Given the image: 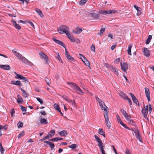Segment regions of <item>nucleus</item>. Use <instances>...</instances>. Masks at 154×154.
<instances>
[{"label":"nucleus","mask_w":154,"mask_h":154,"mask_svg":"<svg viewBox=\"0 0 154 154\" xmlns=\"http://www.w3.org/2000/svg\"><path fill=\"white\" fill-rule=\"evenodd\" d=\"M53 40L56 43L60 45L65 48V55L66 58L68 59V60L71 62L74 61L75 60L74 58L69 55V53L67 50L65 45L62 42L56 39V38H53Z\"/></svg>","instance_id":"f257e3e1"},{"label":"nucleus","mask_w":154,"mask_h":154,"mask_svg":"<svg viewBox=\"0 0 154 154\" xmlns=\"http://www.w3.org/2000/svg\"><path fill=\"white\" fill-rule=\"evenodd\" d=\"M67 84L70 85L72 88L74 89L75 92L80 95H83L84 92L80 88L75 84L73 82H68Z\"/></svg>","instance_id":"f03ea898"},{"label":"nucleus","mask_w":154,"mask_h":154,"mask_svg":"<svg viewBox=\"0 0 154 154\" xmlns=\"http://www.w3.org/2000/svg\"><path fill=\"white\" fill-rule=\"evenodd\" d=\"M58 32L60 34L65 33L66 35L67 33H69V28L65 25H62L60 26L57 29Z\"/></svg>","instance_id":"7ed1b4c3"},{"label":"nucleus","mask_w":154,"mask_h":154,"mask_svg":"<svg viewBox=\"0 0 154 154\" xmlns=\"http://www.w3.org/2000/svg\"><path fill=\"white\" fill-rule=\"evenodd\" d=\"M105 113H104V116L105 119V123L108 129L110 128L111 127V123H110L108 118V112L109 111L107 109L106 110H104Z\"/></svg>","instance_id":"20e7f679"},{"label":"nucleus","mask_w":154,"mask_h":154,"mask_svg":"<svg viewBox=\"0 0 154 154\" xmlns=\"http://www.w3.org/2000/svg\"><path fill=\"white\" fill-rule=\"evenodd\" d=\"M95 97L99 103V105L101 107V109L102 110H106L108 109V107L105 105L104 103L97 96Z\"/></svg>","instance_id":"39448f33"},{"label":"nucleus","mask_w":154,"mask_h":154,"mask_svg":"<svg viewBox=\"0 0 154 154\" xmlns=\"http://www.w3.org/2000/svg\"><path fill=\"white\" fill-rule=\"evenodd\" d=\"M116 118L117 120L119 123H120L123 126L124 128L128 129V130H131L129 127H128L122 121L119 116L118 114H117L116 115Z\"/></svg>","instance_id":"423d86ee"},{"label":"nucleus","mask_w":154,"mask_h":154,"mask_svg":"<svg viewBox=\"0 0 154 154\" xmlns=\"http://www.w3.org/2000/svg\"><path fill=\"white\" fill-rule=\"evenodd\" d=\"M121 66L122 70L125 72H126L127 69H128V65L127 63L125 62L123 63H121Z\"/></svg>","instance_id":"0eeeda50"},{"label":"nucleus","mask_w":154,"mask_h":154,"mask_svg":"<svg viewBox=\"0 0 154 154\" xmlns=\"http://www.w3.org/2000/svg\"><path fill=\"white\" fill-rule=\"evenodd\" d=\"M20 60L22 61L24 63L30 66H32L33 65V63L25 58L24 57H23Z\"/></svg>","instance_id":"6e6552de"},{"label":"nucleus","mask_w":154,"mask_h":154,"mask_svg":"<svg viewBox=\"0 0 154 154\" xmlns=\"http://www.w3.org/2000/svg\"><path fill=\"white\" fill-rule=\"evenodd\" d=\"M129 94L132 98V100L133 102L137 105L138 106H140L139 103L138 102L137 99L136 98L135 96L131 93H130Z\"/></svg>","instance_id":"1a4fd4ad"},{"label":"nucleus","mask_w":154,"mask_h":154,"mask_svg":"<svg viewBox=\"0 0 154 154\" xmlns=\"http://www.w3.org/2000/svg\"><path fill=\"white\" fill-rule=\"evenodd\" d=\"M145 92L146 96V97L148 101H150V92L149 90V89L147 88H145Z\"/></svg>","instance_id":"9d476101"},{"label":"nucleus","mask_w":154,"mask_h":154,"mask_svg":"<svg viewBox=\"0 0 154 154\" xmlns=\"http://www.w3.org/2000/svg\"><path fill=\"white\" fill-rule=\"evenodd\" d=\"M39 54L43 59L46 60V63L48 64V57L47 56L42 52L39 53Z\"/></svg>","instance_id":"9b49d317"},{"label":"nucleus","mask_w":154,"mask_h":154,"mask_svg":"<svg viewBox=\"0 0 154 154\" xmlns=\"http://www.w3.org/2000/svg\"><path fill=\"white\" fill-rule=\"evenodd\" d=\"M17 76V77H16V79L22 80H23V82H29L28 80L27 79V78L26 77H23L21 75H18Z\"/></svg>","instance_id":"f8f14e48"},{"label":"nucleus","mask_w":154,"mask_h":154,"mask_svg":"<svg viewBox=\"0 0 154 154\" xmlns=\"http://www.w3.org/2000/svg\"><path fill=\"white\" fill-rule=\"evenodd\" d=\"M134 133L135 134L136 138L138 139L140 142H142V139L141 135L140 134L139 131H135Z\"/></svg>","instance_id":"ddd939ff"},{"label":"nucleus","mask_w":154,"mask_h":154,"mask_svg":"<svg viewBox=\"0 0 154 154\" xmlns=\"http://www.w3.org/2000/svg\"><path fill=\"white\" fill-rule=\"evenodd\" d=\"M142 113L144 117L148 121H149L148 118L147 116L148 111H146V110H144V108H142Z\"/></svg>","instance_id":"4468645a"},{"label":"nucleus","mask_w":154,"mask_h":154,"mask_svg":"<svg viewBox=\"0 0 154 154\" xmlns=\"http://www.w3.org/2000/svg\"><path fill=\"white\" fill-rule=\"evenodd\" d=\"M11 21L13 23L14 26L16 29L17 30H20L21 29V26L19 24H17L16 21L13 19Z\"/></svg>","instance_id":"2eb2a0df"},{"label":"nucleus","mask_w":154,"mask_h":154,"mask_svg":"<svg viewBox=\"0 0 154 154\" xmlns=\"http://www.w3.org/2000/svg\"><path fill=\"white\" fill-rule=\"evenodd\" d=\"M0 68L5 70H9L11 69L10 66L8 65H0Z\"/></svg>","instance_id":"dca6fc26"},{"label":"nucleus","mask_w":154,"mask_h":154,"mask_svg":"<svg viewBox=\"0 0 154 154\" xmlns=\"http://www.w3.org/2000/svg\"><path fill=\"white\" fill-rule=\"evenodd\" d=\"M109 70L112 71V72H113L114 73V74L118 75V72L117 69L116 68L113 67L112 65V66H111V67L110 68Z\"/></svg>","instance_id":"f3484780"},{"label":"nucleus","mask_w":154,"mask_h":154,"mask_svg":"<svg viewBox=\"0 0 154 154\" xmlns=\"http://www.w3.org/2000/svg\"><path fill=\"white\" fill-rule=\"evenodd\" d=\"M144 55L146 57H149L150 56L149 50L146 48H144L143 51Z\"/></svg>","instance_id":"a211bd4d"},{"label":"nucleus","mask_w":154,"mask_h":154,"mask_svg":"<svg viewBox=\"0 0 154 154\" xmlns=\"http://www.w3.org/2000/svg\"><path fill=\"white\" fill-rule=\"evenodd\" d=\"M66 35L71 42H74L75 41V38L72 36L69 33H67Z\"/></svg>","instance_id":"6ab92c4d"},{"label":"nucleus","mask_w":154,"mask_h":154,"mask_svg":"<svg viewBox=\"0 0 154 154\" xmlns=\"http://www.w3.org/2000/svg\"><path fill=\"white\" fill-rule=\"evenodd\" d=\"M44 142L48 145L50 147L51 149H53L54 147V144L52 143L47 141H44Z\"/></svg>","instance_id":"aec40b11"},{"label":"nucleus","mask_w":154,"mask_h":154,"mask_svg":"<svg viewBox=\"0 0 154 154\" xmlns=\"http://www.w3.org/2000/svg\"><path fill=\"white\" fill-rule=\"evenodd\" d=\"M72 31L75 34H79L82 31V29L80 28H77L74 29Z\"/></svg>","instance_id":"412c9836"},{"label":"nucleus","mask_w":154,"mask_h":154,"mask_svg":"<svg viewBox=\"0 0 154 154\" xmlns=\"http://www.w3.org/2000/svg\"><path fill=\"white\" fill-rule=\"evenodd\" d=\"M90 15L91 17L95 19L98 18L100 16L99 14L94 13H90Z\"/></svg>","instance_id":"4be33fe9"},{"label":"nucleus","mask_w":154,"mask_h":154,"mask_svg":"<svg viewBox=\"0 0 154 154\" xmlns=\"http://www.w3.org/2000/svg\"><path fill=\"white\" fill-rule=\"evenodd\" d=\"M52 132H53V131H52ZM51 132H49L47 136H45V137H43L42 139H41V140L42 141L46 139L49 138V137H51L52 136H53V134H54V132L52 133V135L51 134Z\"/></svg>","instance_id":"5701e85b"},{"label":"nucleus","mask_w":154,"mask_h":154,"mask_svg":"<svg viewBox=\"0 0 154 154\" xmlns=\"http://www.w3.org/2000/svg\"><path fill=\"white\" fill-rule=\"evenodd\" d=\"M20 89L22 92L23 96L25 98L28 97L29 94L27 93L24 90L21 88H20Z\"/></svg>","instance_id":"b1692460"},{"label":"nucleus","mask_w":154,"mask_h":154,"mask_svg":"<svg viewBox=\"0 0 154 154\" xmlns=\"http://www.w3.org/2000/svg\"><path fill=\"white\" fill-rule=\"evenodd\" d=\"M17 101L18 103H19L23 102V100L22 97L19 94L17 95Z\"/></svg>","instance_id":"393cba45"},{"label":"nucleus","mask_w":154,"mask_h":154,"mask_svg":"<svg viewBox=\"0 0 154 154\" xmlns=\"http://www.w3.org/2000/svg\"><path fill=\"white\" fill-rule=\"evenodd\" d=\"M94 137L96 140L98 142V144H102L103 143L101 140L97 136V135H95Z\"/></svg>","instance_id":"a878e982"},{"label":"nucleus","mask_w":154,"mask_h":154,"mask_svg":"<svg viewBox=\"0 0 154 154\" xmlns=\"http://www.w3.org/2000/svg\"><path fill=\"white\" fill-rule=\"evenodd\" d=\"M132 46V44H130L128 47V49L127 50L128 54L129 55H132V54H131V49Z\"/></svg>","instance_id":"bb28decb"},{"label":"nucleus","mask_w":154,"mask_h":154,"mask_svg":"<svg viewBox=\"0 0 154 154\" xmlns=\"http://www.w3.org/2000/svg\"><path fill=\"white\" fill-rule=\"evenodd\" d=\"M40 122L42 124H45L48 123L46 119L42 118L40 120Z\"/></svg>","instance_id":"cd10ccee"},{"label":"nucleus","mask_w":154,"mask_h":154,"mask_svg":"<svg viewBox=\"0 0 154 154\" xmlns=\"http://www.w3.org/2000/svg\"><path fill=\"white\" fill-rule=\"evenodd\" d=\"M35 11L39 14L40 16L42 18L44 17V15L42 13L41 11L38 8H36L35 9Z\"/></svg>","instance_id":"c85d7f7f"},{"label":"nucleus","mask_w":154,"mask_h":154,"mask_svg":"<svg viewBox=\"0 0 154 154\" xmlns=\"http://www.w3.org/2000/svg\"><path fill=\"white\" fill-rule=\"evenodd\" d=\"M98 133L100 134L103 135L104 137H105V132L103 129L99 128Z\"/></svg>","instance_id":"c756f323"},{"label":"nucleus","mask_w":154,"mask_h":154,"mask_svg":"<svg viewBox=\"0 0 154 154\" xmlns=\"http://www.w3.org/2000/svg\"><path fill=\"white\" fill-rule=\"evenodd\" d=\"M14 54L16 57L19 58L20 60H21L23 56L20 53L17 52L16 51H15L14 52Z\"/></svg>","instance_id":"7c9ffc66"},{"label":"nucleus","mask_w":154,"mask_h":154,"mask_svg":"<svg viewBox=\"0 0 154 154\" xmlns=\"http://www.w3.org/2000/svg\"><path fill=\"white\" fill-rule=\"evenodd\" d=\"M67 134L66 131H62L59 133V134L61 136H66Z\"/></svg>","instance_id":"2f4dec72"},{"label":"nucleus","mask_w":154,"mask_h":154,"mask_svg":"<svg viewBox=\"0 0 154 154\" xmlns=\"http://www.w3.org/2000/svg\"><path fill=\"white\" fill-rule=\"evenodd\" d=\"M152 38V36L150 35H149L146 42V44H149Z\"/></svg>","instance_id":"473e14b6"},{"label":"nucleus","mask_w":154,"mask_h":154,"mask_svg":"<svg viewBox=\"0 0 154 154\" xmlns=\"http://www.w3.org/2000/svg\"><path fill=\"white\" fill-rule=\"evenodd\" d=\"M120 96L123 98L124 99L126 100V98L127 97L126 95L124 93L122 92L119 94Z\"/></svg>","instance_id":"72a5a7b5"},{"label":"nucleus","mask_w":154,"mask_h":154,"mask_svg":"<svg viewBox=\"0 0 154 154\" xmlns=\"http://www.w3.org/2000/svg\"><path fill=\"white\" fill-rule=\"evenodd\" d=\"M117 11L114 10H111L107 11V14H115Z\"/></svg>","instance_id":"f704fd0d"},{"label":"nucleus","mask_w":154,"mask_h":154,"mask_svg":"<svg viewBox=\"0 0 154 154\" xmlns=\"http://www.w3.org/2000/svg\"><path fill=\"white\" fill-rule=\"evenodd\" d=\"M54 108L58 111H60V108L59 106L57 103H55L54 104Z\"/></svg>","instance_id":"c9c22d12"},{"label":"nucleus","mask_w":154,"mask_h":154,"mask_svg":"<svg viewBox=\"0 0 154 154\" xmlns=\"http://www.w3.org/2000/svg\"><path fill=\"white\" fill-rule=\"evenodd\" d=\"M77 145L76 144H73L71 145L68 146V147L72 148V149H73L77 147Z\"/></svg>","instance_id":"e433bc0d"},{"label":"nucleus","mask_w":154,"mask_h":154,"mask_svg":"<svg viewBox=\"0 0 154 154\" xmlns=\"http://www.w3.org/2000/svg\"><path fill=\"white\" fill-rule=\"evenodd\" d=\"M98 146L100 148L101 152L103 150H104L103 147H104V146H103V143L102 144H98Z\"/></svg>","instance_id":"4c0bfd02"},{"label":"nucleus","mask_w":154,"mask_h":154,"mask_svg":"<svg viewBox=\"0 0 154 154\" xmlns=\"http://www.w3.org/2000/svg\"><path fill=\"white\" fill-rule=\"evenodd\" d=\"M15 85H18L20 86H21L23 85L20 82L19 80L16 81L15 82Z\"/></svg>","instance_id":"58836bf2"},{"label":"nucleus","mask_w":154,"mask_h":154,"mask_svg":"<svg viewBox=\"0 0 154 154\" xmlns=\"http://www.w3.org/2000/svg\"><path fill=\"white\" fill-rule=\"evenodd\" d=\"M99 13L101 14L106 15L107 14V11H100Z\"/></svg>","instance_id":"ea45409f"},{"label":"nucleus","mask_w":154,"mask_h":154,"mask_svg":"<svg viewBox=\"0 0 154 154\" xmlns=\"http://www.w3.org/2000/svg\"><path fill=\"white\" fill-rule=\"evenodd\" d=\"M88 0H81L79 2V4L81 5L85 4L87 1Z\"/></svg>","instance_id":"a19ab883"},{"label":"nucleus","mask_w":154,"mask_h":154,"mask_svg":"<svg viewBox=\"0 0 154 154\" xmlns=\"http://www.w3.org/2000/svg\"><path fill=\"white\" fill-rule=\"evenodd\" d=\"M104 66L105 67H106L107 68L109 69H110V68L111 67V66H112L111 65H109L108 63H104Z\"/></svg>","instance_id":"79ce46f5"},{"label":"nucleus","mask_w":154,"mask_h":154,"mask_svg":"<svg viewBox=\"0 0 154 154\" xmlns=\"http://www.w3.org/2000/svg\"><path fill=\"white\" fill-rule=\"evenodd\" d=\"M124 116L125 118L127 120H130V119L131 118V117L127 113L126 114L124 115Z\"/></svg>","instance_id":"37998d69"},{"label":"nucleus","mask_w":154,"mask_h":154,"mask_svg":"<svg viewBox=\"0 0 154 154\" xmlns=\"http://www.w3.org/2000/svg\"><path fill=\"white\" fill-rule=\"evenodd\" d=\"M84 63H85V64L89 67H90V64L89 61L88 60H85Z\"/></svg>","instance_id":"c03bdc74"},{"label":"nucleus","mask_w":154,"mask_h":154,"mask_svg":"<svg viewBox=\"0 0 154 154\" xmlns=\"http://www.w3.org/2000/svg\"><path fill=\"white\" fill-rule=\"evenodd\" d=\"M24 132L23 131L21 133H20L18 136V138L19 139L21 137H23L24 135Z\"/></svg>","instance_id":"a18cd8bd"},{"label":"nucleus","mask_w":154,"mask_h":154,"mask_svg":"<svg viewBox=\"0 0 154 154\" xmlns=\"http://www.w3.org/2000/svg\"><path fill=\"white\" fill-rule=\"evenodd\" d=\"M57 59L59 60V61L62 63H63V61L62 60L61 57L60 56L59 53H57Z\"/></svg>","instance_id":"49530a36"},{"label":"nucleus","mask_w":154,"mask_h":154,"mask_svg":"<svg viewBox=\"0 0 154 154\" xmlns=\"http://www.w3.org/2000/svg\"><path fill=\"white\" fill-rule=\"evenodd\" d=\"M36 100L38 101L41 104H42L43 103V101L42 99L39 97H37Z\"/></svg>","instance_id":"de8ad7c7"},{"label":"nucleus","mask_w":154,"mask_h":154,"mask_svg":"<svg viewBox=\"0 0 154 154\" xmlns=\"http://www.w3.org/2000/svg\"><path fill=\"white\" fill-rule=\"evenodd\" d=\"M23 125V123L21 122H18L17 124V126L18 128L22 127Z\"/></svg>","instance_id":"09e8293b"},{"label":"nucleus","mask_w":154,"mask_h":154,"mask_svg":"<svg viewBox=\"0 0 154 154\" xmlns=\"http://www.w3.org/2000/svg\"><path fill=\"white\" fill-rule=\"evenodd\" d=\"M54 141H57L58 140H63V138L59 137L54 138Z\"/></svg>","instance_id":"8fccbe9b"},{"label":"nucleus","mask_w":154,"mask_h":154,"mask_svg":"<svg viewBox=\"0 0 154 154\" xmlns=\"http://www.w3.org/2000/svg\"><path fill=\"white\" fill-rule=\"evenodd\" d=\"M126 100H127L129 103L130 104V106H131L132 104V102L131 100L128 97H127V98H126Z\"/></svg>","instance_id":"3c124183"},{"label":"nucleus","mask_w":154,"mask_h":154,"mask_svg":"<svg viewBox=\"0 0 154 154\" xmlns=\"http://www.w3.org/2000/svg\"><path fill=\"white\" fill-rule=\"evenodd\" d=\"M20 106L21 107V109L23 112H26V109L25 107L21 106Z\"/></svg>","instance_id":"603ef678"},{"label":"nucleus","mask_w":154,"mask_h":154,"mask_svg":"<svg viewBox=\"0 0 154 154\" xmlns=\"http://www.w3.org/2000/svg\"><path fill=\"white\" fill-rule=\"evenodd\" d=\"M91 50L93 52H95V46L94 45H92L91 47Z\"/></svg>","instance_id":"864d4df0"},{"label":"nucleus","mask_w":154,"mask_h":154,"mask_svg":"<svg viewBox=\"0 0 154 154\" xmlns=\"http://www.w3.org/2000/svg\"><path fill=\"white\" fill-rule=\"evenodd\" d=\"M45 81L47 83V85L50 86V83H51L49 79L47 78H45Z\"/></svg>","instance_id":"5fc2aeb1"},{"label":"nucleus","mask_w":154,"mask_h":154,"mask_svg":"<svg viewBox=\"0 0 154 154\" xmlns=\"http://www.w3.org/2000/svg\"><path fill=\"white\" fill-rule=\"evenodd\" d=\"M2 147H0V152L1 154H3L4 153V152L5 151V149L3 148V146H1Z\"/></svg>","instance_id":"6e6d98bb"},{"label":"nucleus","mask_w":154,"mask_h":154,"mask_svg":"<svg viewBox=\"0 0 154 154\" xmlns=\"http://www.w3.org/2000/svg\"><path fill=\"white\" fill-rule=\"evenodd\" d=\"M6 125H5L4 126L1 125L0 126V129H4L5 130H6L7 129V127H6Z\"/></svg>","instance_id":"4d7b16f0"},{"label":"nucleus","mask_w":154,"mask_h":154,"mask_svg":"<svg viewBox=\"0 0 154 154\" xmlns=\"http://www.w3.org/2000/svg\"><path fill=\"white\" fill-rule=\"evenodd\" d=\"M120 111H121V112L122 113V114L123 115V116H124V115H125L127 113L126 111L124 109H121V110Z\"/></svg>","instance_id":"13d9d810"},{"label":"nucleus","mask_w":154,"mask_h":154,"mask_svg":"<svg viewBox=\"0 0 154 154\" xmlns=\"http://www.w3.org/2000/svg\"><path fill=\"white\" fill-rule=\"evenodd\" d=\"M105 31V29L104 28H101L100 30V32L98 33L100 35L103 33Z\"/></svg>","instance_id":"bf43d9fd"},{"label":"nucleus","mask_w":154,"mask_h":154,"mask_svg":"<svg viewBox=\"0 0 154 154\" xmlns=\"http://www.w3.org/2000/svg\"><path fill=\"white\" fill-rule=\"evenodd\" d=\"M148 109L149 112L150 113L152 112V106L150 104H149V105Z\"/></svg>","instance_id":"052dcab7"},{"label":"nucleus","mask_w":154,"mask_h":154,"mask_svg":"<svg viewBox=\"0 0 154 154\" xmlns=\"http://www.w3.org/2000/svg\"><path fill=\"white\" fill-rule=\"evenodd\" d=\"M129 122L128 123L132 125H134V122L133 120H129Z\"/></svg>","instance_id":"680f3d73"},{"label":"nucleus","mask_w":154,"mask_h":154,"mask_svg":"<svg viewBox=\"0 0 154 154\" xmlns=\"http://www.w3.org/2000/svg\"><path fill=\"white\" fill-rule=\"evenodd\" d=\"M134 7L135 8H136L137 11H139V10H141V8H140L137 6L136 5H134Z\"/></svg>","instance_id":"e2e57ef3"},{"label":"nucleus","mask_w":154,"mask_h":154,"mask_svg":"<svg viewBox=\"0 0 154 154\" xmlns=\"http://www.w3.org/2000/svg\"><path fill=\"white\" fill-rule=\"evenodd\" d=\"M79 55H81L82 56L83 58V59H82V57H81V59L82 60V61H83V62H85V60H87L85 57H84V56H83L82 54H79Z\"/></svg>","instance_id":"0e129e2a"},{"label":"nucleus","mask_w":154,"mask_h":154,"mask_svg":"<svg viewBox=\"0 0 154 154\" xmlns=\"http://www.w3.org/2000/svg\"><path fill=\"white\" fill-rule=\"evenodd\" d=\"M40 113L43 116H45L46 115V114L45 111H41L40 112Z\"/></svg>","instance_id":"69168bd1"},{"label":"nucleus","mask_w":154,"mask_h":154,"mask_svg":"<svg viewBox=\"0 0 154 154\" xmlns=\"http://www.w3.org/2000/svg\"><path fill=\"white\" fill-rule=\"evenodd\" d=\"M15 113V110L14 109H13L11 110V116L12 117L13 116V114Z\"/></svg>","instance_id":"338daca9"},{"label":"nucleus","mask_w":154,"mask_h":154,"mask_svg":"<svg viewBox=\"0 0 154 154\" xmlns=\"http://www.w3.org/2000/svg\"><path fill=\"white\" fill-rule=\"evenodd\" d=\"M149 68L152 69V70L154 71V66H149Z\"/></svg>","instance_id":"774afa93"}]
</instances>
